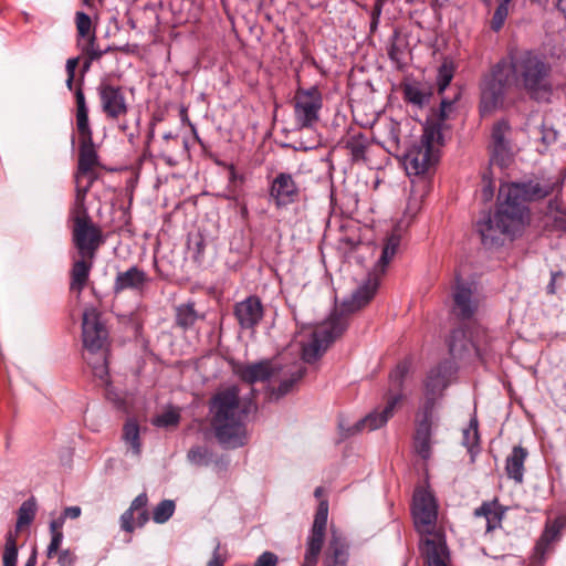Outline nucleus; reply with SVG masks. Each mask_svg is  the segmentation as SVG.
Instances as JSON below:
<instances>
[{
    "mask_svg": "<svg viewBox=\"0 0 566 566\" xmlns=\"http://www.w3.org/2000/svg\"><path fill=\"white\" fill-rule=\"evenodd\" d=\"M476 310L478 302L473 296L471 287L457 280L453 291V314L465 319L472 317Z\"/></svg>",
    "mask_w": 566,
    "mask_h": 566,
    "instance_id": "nucleus-22",
    "label": "nucleus"
},
{
    "mask_svg": "<svg viewBox=\"0 0 566 566\" xmlns=\"http://www.w3.org/2000/svg\"><path fill=\"white\" fill-rule=\"evenodd\" d=\"M64 521L65 518L62 516H60L59 518L56 520H53L51 523H50V531H51V534H55L56 532L57 533H62V527H63V524H64Z\"/></svg>",
    "mask_w": 566,
    "mask_h": 566,
    "instance_id": "nucleus-60",
    "label": "nucleus"
},
{
    "mask_svg": "<svg viewBox=\"0 0 566 566\" xmlns=\"http://www.w3.org/2000/svg\"><path fill=\"white\" fill-rule=\"evenodd\" d=\"M101 107L109 119H119L128 113L126 96L120 86L102 82L97 87Z\"/></svg>",
    "mask_w": 566,
    "mask_h": 566,
    "instance_id": "nucleus-14",
    "label": "nucleus"
},
{
    "mask_svg": "<svg viewBox=\"0 0 566 566\" xmlns=\"http://www.w3.org/2000/svg\"><path fill=\"white\" fill-rule=\"evenodd\" d=\"M305 374V369L302 367H296L293 371L290 373V377L283 379L276 389V396L281 397L291 391L294 384L297 382Z\"/></svg>",
    "mask_w": 566,
    "mask_h": 566,
    "instance_id": "nucleus-41",
    "label": "nucleus"
},
{
    "mask_svg": "<svg viewBox=\"0 0 566 566\" xmlns=\"http://www.w3.org/2000/svg\"><path fill=\"white\" fill-rule=\"evenodd\" d=\"M474 515L475 517L485 518L488 532L496 528L502 520V513L500 512L496 502H484L474 511Z\"/></svg>",
    "mask_w": 566,
    "mask_h": 566,
    "instance_id": "nucleus-29",
    "label": "nucleus"
},
{
    "mask_svg": "<svg viewBox=\"0 0 566 566\" xmlns=\"http://www.w3.org/2000/svg\"><path fill=\"white\" fill-rule=\"evenodd\" d=\"M551 552L552 546H548L547 543H543V541L538 538L534 547V553L532 555L530 566H543L546 562L547 555Z\"/></svg>",
    "mask_w": 566,
    "mask_h": 566,
    "instance_id": "nucleus-44",
    "label": "nucleus"
},
{
    "mask_svg": "<svg viewBox=\"0 0 566 566\" xmlns=\"http://www.w3.org/2000/svg\"><path fill=\"white\" fill-rule=\"evenodd\" d=\"M149 279L145 271L137 266H132L124 272H118L114 282V292L116 294L125 291H138L142 292Z\"/></svg>",
    "mask_w": 566,
    "mask_h": 566,
    "instance_id": "nucleus-24",
    "label": "nucleus"
},
{
    "mask_svg": "<svg viewBox=\"0 0 566 566\" xmlns=\"http://www.w3.org/2000/svg\"><path fill=\"white\" fill-rule=\"evenodd\" d=\"M233 314L243 329L254 331L264 316V307L258 296H249L234 305Z\"/></svg>",
    "mask_w": 566,
    "mask_h": 566,
    "instance_id": "nucleus-18",
    "label": "nucleus"
},
{
    "mask_svg": "<svg viewBox=\"0 0 566 566\" xmlns=\"http://www.w3.org/2000/svg\"><path fill=\"white\" fill-rule=\"evenodd\" d=\"M72 237L80 256L95 259L99 247L104 243L101 228L93 221L73 224Z\"/></svg>",
    "mask_w": 566,
    "mask_h": 566,
    "instance_id": "nucleus-13",
    "label": "nucleus"
},
{
    "mask_svg": "<svg viewBox=\"0 0 566 566\" xmlns=\"http://www.w3.org/2000/svg\"><path fill=\"white\" fill-rule=\"evenodd\" d=\"M388 54L394 61L400 60V50L396 44H391L390 49L388 50Z\"/></svg>",
    "mask_w": 566,
    "mask_h": 566,
    "instance_id": "nucleus-64",
    "label": "nucleus"
},
{
    "mask_svg": "<svg viewBox=\"0 0 566 566\" xmlns=\"http://www.w3.org/2000/svg\"><path fill=\"white\" fill-rule=\"evenodd\" d=\"M76 556L70 549H64L59 553L57 563L60 566H73Z\"/></svg>",
    "mask_w": 566,
    "mask_h": 566,
    "instance_id": "nucleus-55",
    "label": "nucleus"
},
{
    "mask_svg": "<svg viewBox=\"0 0 566 566\" xmlns=\"http://www.w3.org/2000/svg\"><path fill=\"white\" fill-rule=\"evenodd\" d=\"M493 337L488 333V337L480 336V343L482 348L486 349V355L480 358L482 361H486L493 353Z\"/></svg>",
    "mask_w": 566,
    "mask_h": 566,
    "instance_id": "nucleus-57",
    "label": "nucleus"
},
{
    "mask_svg": "<svg viewBox=\"0 0 566 566\" xmlns=\"http://www.w3.org/2000/svg\"><path fill=\"white\" fill-rule=\"evenodd\" d=\"M255 409L252 398H241L237 386L219 389L210 399L211 427L221 444L235 448L244 443V419Z\"/></svg>",
    "mask_w": 566,
    "mask_h": 566,
    "instance_id": "nucleus-4",
    "label": "nucleus"
},
{
    "mask_svg": "<svg viewBox=\"0 0 566 566\" xmlns=\"http://www.w3.org/2000/svg\"><path fill=\"white\" fill-rule=\"evenodd\" d=\"M323 96L318 87H298L293 97L294 120L298 129H312L319 120Z\"/></svg>",
    "mask_w": 566,
    "mask_h": 566,
    "instance_id": "nucleus-6",
    "label": "nucleus"
},
{
    "mask_svg": "<svg viewBox=\"0 0 566 566\" xmlns=\"http://www.w3.org/2000/svg\"><path fill=\"white\" fill-rule=\"evenodd\" d=\"M512 87L525 91L534 99L545 98L553 90L551 63L533 51L497 62L481 84V113H491L501 106Z\"/></svg>",
    "mask_w": 566,
    "mask_h": 566,
    "instance_id": "nucleus-1",
    "label": "nucleus"
},
{
    "mask_svg": "<svg viewBox=\"0 0 566 566\" xmlns=\"http://www.w3.org/2000/svg\"><path fill=\"white\" fill-rule=\"evenodd\" d=\"M386 144L388 145V151L389 153H397L399 150L400 146V127L397 122H389L386 125Z\"/></svg>",
    "mask_w": 566,
    "mask_h": 566,
    "instance_id": "nucleus-39",
    "label": "nucleus"
},
{
    "mask_svg": "<svg viewBox=\"0 0 566 566\" xmlns=\"http://www.w3.org/2000/svg\"><path fill=\"white\" fill-rule=\"evenodd\" d=\"M490 150L492 165L506 168L513 163L515 149L511 140V126L506 120H499L493 125Z\"/></svg>",
    "mask_w": 566,
    "mask_h": 566,
    "instance_id": "nucleus-10",
    "label": "nucleus"
},
{
    "mask_svg": "<svg viewBox=\"0 0 566 566\" xmlns=\"http://www.w3.org/2000/svg\"><path fill=\"white\" fill-rule=\"evenodd\" d=\"M448 382L449 377L447 365H439L436 368H432L428 374L424 382L426 398L423 403H426L428 399H431L433 407L436 398L442 394V391L448 386Z\"/></svg>",
    "mask_w": 566,
    "mask_h": 566,
    "instance_id": "nucleus-25",
    "label": "nucleus"
},
{
    "mask_svg": "<svg viewBox=\"0 0 566 566\" xmlns=\"http://www.w3.org/2000/svg\"><path fill=\"white\" fill-rule=\"evenodd\" d=\"M349 546L346 539L333 532L323 554V566H348Z\"/></svg>",
    "mask_w": 566,
    "mask_h": 566,
    "instance_id": "nucleus-23",
    "label": "nucleus"
},
{
    "mask_svg": "<svg viewBox=\"0 0 566 566\" xmlns=\"http://www.w3.org/2000/svg\"><path fill=\"white\" fill-rule=\"evenodd\" d=\"M432 400L428 399L417 412L413 434L415 452L424 461L432 455Z\"/></svg>",
    "mask_w": 566,
    "mask_h": 566,
    "instance_id": "nucleus-12",
    "label": "nucleus"
},
{
    "mask_svg": "<svg viewBox=\"0 0 566 566\" xmlns=\"http://www.w3.org/2000/svg\"><path fill=\"white\" fill-rule=\"evenodd\" d=\"M176 509L175 502L171 500H164L158 503L153 510V520L158 524L167 522L174 514Z\"/></svg>",
    "mask_w": 566,
    "mask_h": 566,
    "instance_id": "nucleus-37",
    "label": "nucleus"
},
{
    "mask_svg": "<svg viewBox=\"0 0 566 566\" xmlns=\"http://www.w3.org/2000/svg\"><path fill=\"white\" fill-rule=\"evenodd\" d=\"M562 189V181H534L507 185L500 189L503 197L493 216H488L476 224L482 244L485 248H495L518 234L526 222L528 210L527 201L539 200Z\"/></svg>",
    "mask_w": 566,
    "mask_h": 566,
    "instance_id": "nucleus-2",
    "label": "nucleus"
},
{
    "mask_svg": "<svg viewBox=\"0 0 566 566\" xmlns=\"http://www.w3.org/2000/svg\"><path fill=\"white\" fill-rule=\"evenodd\" d=\"M78 61H80L78 57L69 59L66 61V73L67 74L75 75V70L78 65Z\"/></svg>",
    "mask_w": 566,
    "mask_h": 566,
    "instance_id": "nucleus-61",
    "label": "nucleus"
},
{
    "mask_svg": "<svg viewBox=\"0 0 566 566\" xmlns=\"http://www.w3.org/2000/svg\"><path fill=\"white\" fill-rule=\"evenodd\" d=\"M403 95L408 102L415 105H422L427 99V95L415 85H406Z\"/></svg>",
    "mask_w": 566,
    "mask_h": 566,
    "instance_id": "nucleus-49",
    "label": "nucleus"
},
{
    "mask_svg": "<svg viewBox=\"0 0 566 566\" xmlns=\"http://www.w3.org/2000/svg\"><path fill=\"white\" fill-rule=\"evenodd\" d=\"M280 367L271 360H261L253 364H235L234 374L248 384L265 381L280 374Z\"/></svg>",
    "mask_w": 566,
    "mask_h": 566,
    "instance_id": "nucleus-19",
    "label": "nucleus"
},
{
    "mask_svg": "<svg viewBox=\"0 0 566 566\" xmlns=\"http://www.w3.org/2000/svg\"><path fill=\"white\" fill-rule=\"evenodd\" d=\"M123 439L125 440L126 443L130 446L132 451L135 455L140 454L142 444L139 440V426L135 420L129 419L124 424Z\"/></svg>",
    "mask_w": 566,
    "mask_h": 566,
    "instance_id": "nucleus-32",
    "label": "nucleus"
},
{
    "mask_svg": "<svg viewBox=\"0 0 566 566\" xmlns=\"http://www.w3.org/2000/svg\"><path fill=\"white\" fill-rule=\"evenodd\" d=\"M381 8H382V0H376L373 12H371V18H374V20H379V17L381 14Z\"/></svg>",
    "mask_w": 566,
    "mask_h": 566,
    "instance_id": "nucleus-63",
    "label": "nucleus"
},
{
    "mask_svg": "<svg viewBox=\"0 0 566 566\" xmlns=\"http://www.w3.org/2000/svg\"><path fill=\"white\" fill-rule=\"evenodd\" d=\"M81 507L80 506H69L65 507L63 512V517L66 518H77L81 515Z\"/></svg>",
    "mask_w": 566,
    "mask_h": 566,
    "instance_id": "nucleus-59",
    "label": "nucleus"
},
{
    "mask_svg": "<svg viewBox=\"0 0 566 566\" xmlns=\"http://www.w3.org/2000/svg\"><path fill=\"white\" fill-rule=\"evenodd\" d=\"M421 551L427 566H449V552L441 532L423 535Z\"/></svg>",
    "mask_w": 566,
    "mask_h": 566,
    "instance_id": "nucleus-20",
    "label": "nucleus"
},
{
    "mask_svg": "<svg viewBox=\"0 0 566 566\" xmlns=\"http://www.w3.org/2000/svg\"><path fill=\"white\" fill-rule=\"evenodd\" d=\"M438 160V150L415 144L405 155L403 165L408 175L420 176L426 174Z\"/></svg>",
    "mask_w": 566,
    "mask_h": 566,
    "instance_id": "nucleus-17",
    "label": "nucleus"
},
{
    "mask_svg": "<svg viewBox=\"0 0 566 566\" xmlns=\"http://www.w3.org/2000/svg\"><path fill=\"white\" fill-rule=\"evenodd\" d=\"M18 558V547L15 537L9 533L6 538V546L2 556L3 566H15Z\"/></svg>",
    "mask_w": 566,
    "mask_h": 566,
    "instance_id": "nucleus-40",
    "label": "nucleus"
},
{
    "mask_svg": "<svg viewBox=\"0 0 566 566\" xmlns=\"http://www.w3.org/2000/svg\"><path fill=\"white\" fill-rule=\"evenodd\" d=\"M407 373H408L407 363L398 364L397 367L390 373V376H389L390 384L395 389L400 390L401 385H402V379Z\"/></svg>",
    "mask_w": 566,
    "mask_h": 566,
    "instance_id": "nucleus-50",
    "label": "nucleus"
},
{
    "mask_svg": "<svg viewBox=\"0 0 566 566\" xmlns=\"http://www.w3.org/2000/svg\"><path fill=\"white\" fill-rule=\"evenodd\" d=\"M412 515L415 526L422 536L439 532L437 530L438 506L433 495L424 488L415 490Z\"/></svg>",
    "mask_w": 566,
    "mask_h": 566,
    "instance_id": "nucleus-7",
    "label": "nucleus"
},
{
    "mask_svg": "<svg viewBox=\"0 0 566 566\" xmlns=\"http://www.w3.org/2000/svg\"><path fill=\"white\" fill-rule=\"evenodd\" d=\"M346 148L349 150L354 161L365 160L368 148L367 138L361 134L350 136L346 142Z\"/></svg>",
    "mask_w": 566,
    "mask_h": 566,
    "instance_id": "nucleus-33",
    "label": "nucleus"
},
{
    "mask_svg": "<svg viewBox=\"0 0 566 566\" xmlns=\"http://www.w3.org/2000/svg\"><path fill=\"white\" fill-rule=\"evenodd\" d=\"M509 3L510 1L501 0V3L497 6L494 15L491 21V29L494 31H499L509 14Z\"/></svg>",
    "mask_w": 566,
    "mask_h": 566,
    "instance_id": "nucleus-46",
    "label": "nucleus"
},
{
    "mask_svg": "<svg viewBox=\"0 0 566 566\" xmlns=\"http://www.w3.org/2000/svg\"><path fill=\"white\" fill-rule=\"evenodd\" d=\"M553 221V228L560 231H566V210L560 213H555L549 217Z\"/></svg>",
    "mask_w": 566,
    "mask_h": 566,
    "instance_id": "nucleus-56",
    "label": "nucleus"
},
{
    "mask_svg": "<svg viewBox=\"0 0 566 566\" xmlns=\"http://www.w3.org/2000/svg\"><path fill=\"white\" fill-rule=\"evenodd\" d=\"M75 25L78 36L77 40H81V42L91 39V35H95L92 19L85 12L77 11L75 13Z\"/></svg>",
    "mask_w": 566,
    "mask_h": 566,
    "instance_id": "nucleus-35",
    "label": "nucleus"
},
{
    "mask_svg": "<svg viewBox=\"0 0 566 566\" xmlns=\"http://www.w3.org/2000/svg\"><path fill=\"white\" fill-rule=\"evenodd\" d=\"M200 318H203V315L197 313L193 303L181 304L176 307V324L182 329L192 327Z\"/></svg>",
    "mask_w": 566,
    "mask_h": 566,
    "instance_id": "nucleus-31",
    "label": "nucleus"
},
{
    "mask_svg": "<svg viewBox=\"0 0 566 566\" xmlns=\"http://www.w3.org/2000/svg\"><path fill=\"white\" fill-rule=\"evenodd\" d=\"M565 210H566V205L558 196H556L554 199H552L548 202L546 216L549 218L553 214L560 213L562 211H565Z\"/></svg>",
    "mask_w": 566,
    "mask_h": 566,
    "instance_id": "nucleus-53",
    "label": "nucleus"
},
{
    "mask_svg": "<svg viewBox=\"0 0 566 566\" xmlns=\"http://www.w3.org/2000/svg\"><path fill=\"white\" fill-rule=\"evenodd\" d=\"M77 45L81 48L82 53L85 56H90V60H99L108 50H102L96 43V35H91V39L85 41L77 40Z\"/></svg>",
    "mask_w": 566,
    "mask_h": 566,
    "instance_id": "nucleus-38",
    "label": "nucleus"
},
{
    "mask_svg": "<svg viewBox=\"0 0 566 566\" xmlns=\"http://www.w3.org/2000/svg\"><path fill=\"white\" fill-rule=\"evenodd\" d=\"M453 106L452 101L442 99L440 105L439 123L430 124L424 127L419 145L428 147L431 150L440 151V147L443 145V135L441 132V123L449 117Z\"/></svg>",
    "mask_w": 566,
    "mask_h": 566,
    "instance_id": "nucleus-21",
    "label": "nucleus"
},
{
    "mask_svg": "<svg viewBox=\"0 0 566 566\" xmlns=\"http://www.w3.org/2000/svg\"><path fill=\"white\" fill-rule=\"evenodd\" d=\"M562 526V522L558 518L552 523H547L539 539H542L543 543H547L548 546H552L559 539Z\"/></svg>",
    "mask_w": 566,
    "mask_h": 566,
    "instance_id": "nucleus-43",
    "label": "nucleus"
},
{
    "mask_svg": "<svg viewBox=\"0 0 566 566\" xmlns=\"http://www.w3.org/2000/svg\"><path fill=\"white\" fill-rule=\"evenodd\" d=\"M135 512L129 507L120 516V527L125 532L132 533L135 528Z\"/></svg>",
    "mask_w": 566,
    "mask_h": 566,
    "instance_id": "nucleus-51",
    "label": "nucleus"
},
{
    "mask_svg": "<svg viewBox=\"0 0 566 566\" xmlns=\"http://www.w3.org/2000/svg\"><path fill=\"white\" fill-rule=\"evenodd\" d=\"M402 400L400 392L389 391L386 396V405L384 408H376L369 412L365 418L359 420L353 428L352 433H356L363 430L374 431L384 427L388 420L394 416L395 409Z\"/></svg>",
    "mask_w": 566,
    "mask_h": 566,
    "instance_id": "nucleus-15",
    "label": "nucleus"
},
{
    "mask_svg": "<svg viewBox=\"0 0 566 566\" xmlns=\"http://www.w3.org/2000/svg\"><path fill=\"white\" fill-rule=\"evenodd\" d=\"M83 357L91 366L93 375L103 384H106L108 377L107 352L95 353L94 356L83 354Z\"/></svg>",
    "mask_w": 566,
    "mask_h": 566,
    "instance_id": "nucleus-30",
    "label": "nucleus"
},
{
    "mask_svg": "<svg viewBox=\"0 0 566 566\" xmlns=\"http://www.w3.org/2000/svg\"><path fill=\"white\" fill-rule=\"evenodd\" d=\"M52 537H51V542L48 546V551H46V556L49 558H52L59 551L60 546H61V543L63 541V533H55V534H51Z\"/></svg>",
    "mask_w": 566,
    "mask_h": 566,
    "instance_id": "nucleus-54",
    "label": "nucleus"
},
{
    "mask_svg": "<svg viewBox=\"0 0 566 566\" xmlns=\"http://www.w3.org/2000/svg\"><path fill=\"white\" fill-rule=\"evenodd\" d=\"M300 195L298 187L292 175L280 172L272 180L270 186V198L274 201L276 208H283L297 201Z\"/></svg>",
    "mask_w": 566,
    "mask_h": 566,
    "instance_id": "nucleus-16",
    "label": "nucleus"
},
{
    "mask_svg": "<svg viewBox=\"0 0 566 566\" xmlns=\"http://www.w3.org/2000/svg\"><path fill=\"white\" fill-rule=\"evenodd\" d=\"M478 422L472 420L469 427L463 430V444L471 451L474 447L478 446Z\"/></svg>",
    "mask_w": 566,
    "mask_h": 566,
    "instance_id": "nucleus-48",
    "label": "nucleus"
},
{
    "mask_svg": "<svg viewBox=\"0 0 566 566\" xmlns=\"http://www.w3.org/2000/svg\"><path fill=\"white\" fill-rule=\"evenodd\" d=\"M328 517V503L321 501L314 516V522L305 543V554L302 566H316L322 554Z\"/></svg>",
    "mask_w": 566,
    "mask_h": 566,
    "instance_id": "nucleus-9",
    "label": "nucleus"
},
{
    "mask_svg": "<svg viewBox=\"0 0 566 566\" xmlns=\"http://www.w3.org/2000/svg\"><path fill=\"white\" fill-rule=\"evenodd\" d=\"M528 455L525 448L516 446L512 452L507 455L505 461V471L510 479L516 483L523 482L524 476V463Z\"/></svg>",
    "mask_w": 566,
    "mask_h": 566,
    "instance_id": "nucleus-27",
    "label": "nucleus"
},
{
    "mask_svg": "<svg viewBox=\"0 0 566 566\" xmlns=\"http://www.w3.org/2000/svg\"><path fill=\"white\" fill-rule=\"evenodd\" d=\"M75 101L76 129L80 143L75 184L84 185L90 182L92 187L93 182L97 179L96 169L99 166V160L93 142V132L88 122V108L81 85L75 90Z\"/></svg>",
    "mask_w": 566,
    "mask_h": 566,
    "instance_id": "nucleus-5",
    "label": "nucleus"
},
{
    "mask_svg": "<svg viewBox=\"0 0 566 566\" xmlns=\"http://www.w3.org/2000/svg\"><path fill=\"white\" fill-rule=\"evenodd\" d=\"M480 336L488 337V331L481 326L470 332L462 328L454 329L449 340L450 354L455 358H464L474 352L479 358H483L486 349L482 348Z\"/></svg>",
    "mask_w": 566,
    "mask_h": 566,
    "instance_id": "nucleus-11",
    "label": "nucleus"
},
{
    "mask_svg": "<svg viewBox=\"0 0 566 566\" xmlns=\"http://www.w3.org/2000/svg\"><path fill=\"white\" fill-rule=\"evenodd\" d=\"M400 241L401 234L395 229L387 237L381 255L367 281L353 293L349 300L342 303L339 310H336L325 322L310 331L308 339L302 340V358L304 361L313 363L319 358L329 345L346 331L347 315L370 302L379 285L378 276L385 273L387 265L399 249Z\"/></svg>",
    "mask_w": 566,
    "mask_h": 566,
    "instance_id": "nucleus-3",
    "label": "nucleus"
},
{
    "mask_svg": "<svg viewBox=\"0 0 566 566\" xmlns=\"http://www.w3.org/2000/svg\"><path fill=\"white\" fill-rule=\"evenodd\" d=\"M452 78H453L452 66L449 65L448 63H443L439 67L438 77H437L439 93H442L448 87V85L450 84Z\"/></svg>",
    "mask_w": 566,
    "mask_h": 566,
    "instance_id": "nucleus-47",
    "label": "nucleus"
},
{
    "mask_svg": "<svg viewBox=\"0 0 566 566\" xmlns=\"http://www.w3.org/2000/svg\"><path fill=\"white\" fill-rule=\"evenodd\" d=\"M237 180L243 181L242 176H239L235 168L231 165L229 166V181L230 184H235Z\"/></svg>",
    "mask_w": 566,
    "mask_h": 566,
    "instance_id": "nucleus-62",
    "label": "nucleus"
},
{
    "mask_svg": "<svg viewBox=\"0 0 566 566\" xmlns=\"http://www.w3.org/2000/svg\"><path fill=\"white\" fill-rule=\"evenodd\" d=\"M277 556L274 553L264 552L258 557L254 566H277Z\"/></svg>",
    "mask_w": 566,
    "mask_h": 566,
    "instance_id": "nucleus-52",
    "label": "nucleus"
},
{
    "mask_svg": "<svg viewBox=\"0 0 566 566\" xmlns=\"http://www.w3.org/2000/svg\"><path fill=\"white\" fill-rule=\"evenodd\" d=\"M35 513H36L35 499L31 497V499L24 501L18 511L17 530H20L23 526L31 524V522L34 520Z\"/></svg>",
    "mask_w": 566,
    "mask_h": 566,
    "instance_id": "nucleus-34",
    "label": "nucleus"
},
{
    "mask_svg": "<svg viewBox=\"0 0 566 566\" xmlns=\"http://www.w3.org/2000/svg\"><path fill=\"white\" fill-rule=\"evenodd\" d=\"M94 264V259L80 256L78 260H75L71 272H70V290L72 292H76L77 295L82 293V291L85 289L88 279L90 273Z\"/></svg>",
    "mask_w": 566,
    "mask_h": 566,
    "instance_id": "nucleus-26",
    "label": "nucleus"
},
{
    "mask_svg": "<svg viewBox=\"0 0 566 566\" xmlns=\"http://www.w3.org/2000/svg\"><path fill=\"white\" fill-rule=\"evenodd\" d=\"M83 344L84 353L94 356L95 353L107 352L108 332L99 319V312L95 307H87L83 313Z\"/></svg>",
    "mask_w": 566,
    "mask_h": 566,
    "instance_id": "nucleus-8",
    "label": "nucleus"
},
{
    "mask_svg": "<svg viewBox=\"0 0 566 566\" xmlns=\"http://www.w3.org/2000/svg\"><path fill=\"white\" fill-rule=\"evenodd\" d=\"M562 526V522L558 518L552 523H547L539 539H542L543 543H547L548 546H552L559 539Z\"/></svg>",
    "mask_w": 566,
    "mask_h": 566,
    "instance_id": "nucleus-42",
    "label": "nucleus"
},
{
    "mask_svg": "<svg viewBox=\"0 0 566 566\" xmlns=\"http://www.w3.org/2000/svg\"><path fill=\"white\" fill-rule=\"evenodd\" d=\"M180 420V413L176 409H168L164 411L163 413L158 415L154 420L153 423L157 427H170V426H177Z\"/></svg>",
    "mask_w": 566,
    "mask_h": 566,
    "instance_id": "nucleus-45",
    "label": "nucleus"
},
{
    "mask_svg": "<svg viewBox=\"0 0 566 566\" xmlns=\"http://www.w3.org/2000/svg\"><path fill=\"white\" fill-rule=\"evenodd\" d=\"M226 563V556H223L220 552V545L217 544L212 558L209 560L207 566H223Z\"/></svg>",
    "mask_w": 566,
    "mask_h": 566,
    "instance_id": "nucleus-58",
    "label": "nucleus"
},
{
    "mask_svg": "<svg viewBox=\"0 0 566 566\" xmlns=\"http://www.w3.org/2000/svg\"><path fill=\"white\" fill-rule=\"evenodd\" d=\"M147 504H148V496L146 493H140L130 503L129 509L137 514V516H136V525L137 526H140V527L144 526L149 520L148 511L146 509Z\"/></svg>",
    "mask_w": 566,
    "mask_h": 566,
    "instance_id": "nucleus-36",
    "label": "nucleus"
},
{
    "mask_svg": "<svg viewBox=\"0 0 566 566\" xmlns=\"http://www.w3.org/2000/svg\"><path fill=\"white\" fill-rule=\"evenodd\" d=\"M90 189V182L76 185L75 200L71 209V220L73 224H83L92 221L85 206V198Z\"/></svg>",
    "mask_w": 566,
    "mask_h": 566,
    "instance_id": "nucleus-28",
    "label": "nucleus"
}]
</instances>
